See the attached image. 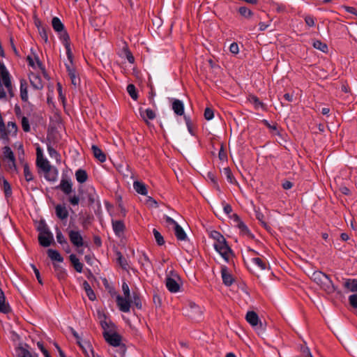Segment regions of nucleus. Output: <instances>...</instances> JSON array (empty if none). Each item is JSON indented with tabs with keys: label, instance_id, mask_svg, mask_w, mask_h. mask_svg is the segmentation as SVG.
<instances>
[{
	"label": "nucleus",
	"instance_id": "1",
	"mask_svg": "<svg viewBox=\"0 0 357 357\" xmlns=\"http://www.w3.org/2000/svg\"><path fill=\"white\" fill-rule=\"evenodd\" d=\"M311 278L328 294H331L337 291V287L334 285L329 276L321 271H314L312 274Z\"/></svg>",
	"mask_w": 357,
	"mask_h": 357
},
{
	"label": "nucleus",
	"instance_id": "2",
	"mask_svg": "<svg viewBox=\"0 0 357 357\" xmlns=\"http://www.w3.org/2000/svg\"><path fill=\"white\" fill-rule=\"evenodd\" d=\"M181 278L178 273L172 268H167L165 284L167 289L172 293H176L180 290Z\"/></svg>",
	"mask_w": 357,
	"mask_h": 357
},
{
	"label": "nucleus",
	"instance_id": "3",
	"mask_svg": "<svg viewBox=\"0 0 357 357\" xmlns=\"http://www.w3.org/2000/svg\"><path fill=\"white\" fill-rule=\"evenodd\" d=\"M0 84L4 85L9 96L13 98L14 96V91L10 76L3 63H0Z\"/></svg>",
	"mask_w": 357,
	"mask_h": 357
},
{
	"label": "nucleus",
	"instance_id": "4",
	"mask_svg": "<svg viewBox=\"0 0 357 357\" xmlns=\"http://www.w3.org/2000/svg\"><path fill=\"white\" fill-rule=\"evenodd\" d=\"M3 160L8 169L12 172H17L16 160L13 151L8 146L2 149Z\"/></svg>",
	"mask_w": 357,
	"mask_h": 357
},
{
	"label": "nucleus",
	"instance_id": "5",
	"mask_svg": "<svg viewBox=\"0 0 357 357\" xmlns=\"http://www.w3.org/2000/svg\"><path fill=\"white\" fill-rule=\"evenodd\" d=\"M17 149L19 160L23 165L24 178L26 181H31L33 179V176L29 169L28 164L24 162V151L23 149V145L22 144H19Z\"/></svg>",
	"mask_w": 357,
	"mask_h": 357
},
{
	"label": "nucleus",
	"instance_id": "6",
	"mask_svg": "<svg viewBox=\"0 0 357 357\" xmlns=\"http://www.w3.org/2000/svg\"><path fill=\"white\" fill-rule=\"evenodd\" d=\"M214 248L215 250L226 260L228 261L231 252V250L227 244L226 240H223L214 243Z\"/></svg>",
	"mask_w": 357,
	"mask_h": 357
},
{
	"label": "nucleus",
	"instance_id": "7",
	"mask_svg": "<svg viewBox=\"0 0 357 357\" xmlns=\"http://www.w3.org/2000/svg\"><path fill=\"white\" fill-rule=\"evenodd\" d=\"M53 241V235L48 229V228L44 227L40 229V234L38 235V241L42 246L48 247L51 245Z\"/></svg>",
	"mask_w": 357,
	"mask_h": 357
},
{
	"label": "nucleus",
	"instance_id": "8",
	"mask_svg": "<svg viewBox=\"0 0 357 357\" xmlns=\"http://www.w3.org/2000/svg\"><path fill=\"white\" fill-rule=\"evenodd\" d=\"M36 165L43 172H48L52 167L49 161L43 157V151L39 146L36 149Z\"/></svg>",
	"mask_w": 357,
	"mask_h": 357
},
{
	"label": "nucleus",
	"instance_id": "9",
	"mask_svg": "<svg viewBox=\"0 0 357 357\" xmlns=\"http://www.w3.org/2000/svg\"><path fill=\"white\" fill-rule=\"evenodd\" d=\"M104 337L105 340L112 347H118L121 344V337L116 333L110 331H104Z\"/></svg>",
	"mask_w": 357,
	"mask_h": 357
},
{
	"label": "nucleus",
	"instance_id": "10",
	"mask_svg": "<svg viewBox=\"0 0 357 357\" xmlns=\"http://www.w3.org/2000/svg\"><path fill=\"white\" fill-rule=\"evenodd\" d=\"M132 297H123L120 295L116 296V303L121 312H128L130 310Z\"/></svg>",
	"mask_w": 357,
	"mask_h": 357
},
{
	"label": "nucleus",
	"instance_id": "11",
	"mask_svg": "<svg viewBox=\"0 0 357 357\" xmlns=\"http://www.w3.org/2000/svg\"><path fill=\"white\" fill-rule=\"evenodd\" d=\"M68 236L70 242L73 245L77 248H80L84 245L83 238L78 231L70 230L68 231Z\"/></svg>",
	"mask_w": 357,
	"mask_h": 357
},
{
	"label": "nucleus",
	"instance_id": "12",
	"mask_svg": "<svg viewBox=\"0 0 357 357\" xmlns=\"http://www.w3.org/2000/svg\"><path fill=\"white\" fill-rule=\"evenodd\" d=\"M29 82L34 89L41 90L44 85L40 76L34 73H30L29 75Z\"/></svg>",
	"mask_w": 357,
	"mask_h": 357
},
{
	"label": "nucleus",
	"instance_id": "13",
	"mask_svg": "<svg viewBox=\"0 0 357 357\" xmlns=\"http://www.w3.org/2000/svg\"><path fill=\"white\" fill-rule=\"evenodd\" d=\"M221 275L222 282L226 286H231L232 284L234 278L227 266H222Z\"/></svg>",
	"mask_w": 357,
	"mask_h": 357
},
{
	"label": "nucleus",
	"instance_id": "14",
	"mask_svg": "<svg viewBox=\"0 0 357 357\" xmlns=\"http://www.w3.org/2000/svg\"><path fill=\"white\" fill-rule=\"evenodd\" d=\"M112 225L115 234L119 237L121 236L126 229L123 222L121 220H112Z\"/></svg>",
	"mask_w": 357,
	"mask_h": 357
},
{
	"label": "nucleus",
	"instance_id": "15",
	"mask_svg": "<svg viewBox=\"0 0 357 357\" xmlns=\"http://www.w3.org/2000/svg\"><path fill=\"white\" fill-rule=\"evenodd\" d=\"M245 319L252 326H257L258 324L261 326V323L259 321L257 314L254 311L248 312L245 316Z\"/></svg>",
	"mask_w": 357,
	"mask_h": 357
},
{
	"label": "nucleus",
	"instance_id": "16",
	"mask_svg": "<svg viewBox=\"0 0 357 357\" xmlns=\"http://www.w3.org/2000/svg\"><path fill=\"white\" fill-rule=\"evenodd\" d=\"M55 213L57 218L61 220H66L68 217V211L64 205H56L55 206Z\"/></svg>",
	"mask_w": 357,
	"mask_h": 357
},
{
	"label": "nucleus",
	"instance_id": "17",
	"mask_svg": "<svg viewBox=\"0 0 357 357\" xmlns=\"http://www.w3.org/2000/svg\"><path fill=\"white\" fill-rule=\"evenodd\" d=\"M20 98L23 102H27L29 100L28 96V84L25 79L20 80Z\"/></svg>",
	"mask_w": 357,
	"mask_h": 357
},
{
	"label": "nucleus",
	"instance_id": "18",
	"mask_svg": "<svg viewBox=\"0 0 357 357\" xmlns=\"http://www.w3.org/2000/svg\"><path fill=\"white\" fill-rule=\"evenodd\" d=\"M11 311L8 303L6 302V297L3 291L0 288V312L6 314Z\"/></svg>",
	"mask_w": 357,
	"mask_h": 357
},
{
	"label": "nucleus",
	"instance_id": "19",
	"mask_svg": "<svg viewBox=\"0 0 357 357\" xmlns=\"http://www.w3.org/2000/svg\"><path fill=\"white\" fill-rule=\"evenodd\" d=\"M172 108L174 113L178 116H182L184 114V105L180 100L174 99L172 102Z\"/></svg>",
	"mask_w": 357,
	"mask_h": 357
},
{
	"label": "nucleus",
	"instance_id": "20",
	"mask_svg": "<svg viewBox=\"0 0 357 357\" xmlns=\"http://www.w3.org/2000/svg\"><path fill=\"white\" fill-rule=\"evenodd\" d=\"M59 188L66 195H70L72 192V183L65 178H62Z\"/></svg>",
	"mask_w": 357,
	"mask_h": 357
},
{
	"label": "nucleus",
	"instance_id": "21",
	"mask_svg": "<svg viewBox=\"0 0 357 357\" xmlns=\"http://www.w3.org/2000/svg\"><path fill=\"white\" fill-rule=\"evenodd\" d=\"M66 66L72 84H73L75 86H77L79 84V78L77 76L75 70L71 68L69 64H66Z\"/></svg>",
	"mask_w": 357,
	"mask_h": 357
},
{
	"label": "nucleus",
	"instance_id": "22",
	"mask_svg": "<svg viewBox=\"0 0 357 357\" xmlns=\"http://www.w3.org/2000/svg\"><path fill=\"white\" fill-rule=\"evenodd\" d=\"M139 113L142 118L147 122L148 120H153L155 118V113L151 109H139Z\"/></svg>",
	"mask_w": 357,
	"mask_h": 357
},
{
	"label": "nucleus",
	"instance_id": "23",
	"mask_svg": "<svg viewBox=\"0 0 357 357\" xmlns=\"http://www.w3.org/2000/svg\"><path fill=\"white\" fill-rule=\"evenodd\" d=\"M91 150L93 151L94 157L96 159H98L100 162H103L106 160L105 154L96 145H92Z\"/></svg>",
	"mask_w": 357,
	"mask_h": 357
},
{
	"label": "nucleus",
	"instance_id": "24",
	"mask_svg": "<svg viewBox=\"0 0 357 357\" xmlns=\"http://www.w3.org/2000/svg\"><path fill=\"white\" fill-rule=\"evenodd\" d=\"M56 275L60 281L65 280L67 277L66 270L58 264H54Z\"/></svg>",
	"mask_w": 357,
	"mask_h": 357
},
{
	"label": "nucleus",
	"instance_id": "25",
	"mask_svg": "<svg viewBox=\"0 0 357 357\" xmlns=\"http://www.w3.org/2000/svg\"><path fill=\"white\" fill-rule=\"evenodd\" d=\"M77 343L79 345V347L82 348L83 351L85 353L86 355L89 356L90 354H93L92 347L88 341L82 340V341H78Z\"/></svg>",
	"mask_w": 357,
	"mask_h": 357
},
{
	"label": "nucleus",
	"instance_id": "26",
	"mask_svg": "<svg viewBox=\"0 0 357 357\" xmlns=\"http://www.w3.org/2000/svg\"><path fill=\"white\" fill-rule=\"evenodd\" d=\"M70 261L78 273H81L82 271L83 264L79 261L75 255L72 254L70 255Z\"/></svg>",
	"mask_w": 357,
	"mask_h": 357
},
{
	"label": "nucleus",
	"instance_id": "27",
	"mask_svg": "<svg viewBox=\"0 0 357 357\" xmlns=\"http://www.w3.org/2000/svg\"><path fill=\"white\" fill-rule=\"evenodd\" d=\"M133 188L140 195H146L148 192L146 185L142 182L135 181L133 183Z\"/></svg>",
	"mask_w": 357,
	"mask_h": 357
},
{
	"label": "nucleus",
	"instance_id": "28",
	"mask_svg": "<svg viewBox=\"0 0 357 357\" xmlns=\"http://www.w3.org/2000/svg\"><path fill=\"white\" fill-rule=\"evenodd\" d=\"M52 25L54 30L60 33L64 30V25L57 17H54L52 20Z\"/></svg>",
	"mask_w": 357,
	"mask_h": 357
},
{
	"label": "nucleus",
	"instance_id": "29",
	"mask_svg": "<svg viewBox=\"0 0 357 357\" xmlns=\"http://www.w3.org/2000/svg\"><path fill=\"white\" fill-rule=\"evenodd\" d=\"M344 287L349 289L350 291H357V280L356 279H347L344 283Z\"/></svg>",
	"mask_w": 357,
	"mask_h": 357
},
{
	"label": "nucleus",
	"instance_id": "30",
	"mask_svg": "<svg viewBox=\"0 0 357 357\" xmlns=\"http://www.w3.org/2000/svg\"><path fill=\"white\" fill-rule=\"evenodd\" d=\"M75 177L79 183H83L86 182L88 179V175L85 170L79 169L75 172Z\"/></svg>",
	"mask_w": 357,
	"mask_h": 357
},
{
	"label": "nucleus",
	"instance_id": "31",
	"mask_svg": "<svg viewBox=\"0 0 357 357\" xmlns=\"http://www.w3.org/2000/svg\"><path fill=\"white\" fill-rule=\"evenodd\" d=\"M47 255L48 257L52 260V261H56L59 262H62L63 261V257L60 255V253L54 250L49 249L47 250Z\"/></svg>",
	"mask_w": 357,
	"mask_h": 357
},
{
	"label": "nucleus",
	"instance_id": "32",
	"mask_svg": "<svg viewBox=\"0 0 357 357\" xmlns=\"http://www.w3.org/2000/svg\"><path fill=\"white\" fill-rule=\"evenodd\" d=\"M189 306L190 308V312L189 316H190L192 318L195 319V318H196L197 315H198V316L201 315L202 310L195 303L190 302L189 303Z\"/></svg>",
	"mask_w": 357,
	"mask_h": 357
},
{
	"label": "nucleus",
	"instance_id": "33",
	"mask_svg": "<svg viewBox=\"0 0 357 357\" xmlns=\"http://www.w3.org/2000/svg\"><path fill=\"white\" fill-rule=\"evenodd\" d=\"M82 286L89 300L94 301L96 297L89 282L87 281H84Z\"/></svg>",
	"mask_w": 357,
	"mask_h": 357
},
{
	"label": "nucleus",
	"instance_id": "34",
	"mask_svg": "<svg viewBox=\"0 0 357 357\" xmlns=\"http://www.w3.org/2000/svg\"><path fill=\"white\" fill-rule=\"evenodd\" d=\"M174 234L179 241H183L186 238L185 232L178 224L174 227Z\"/></svg>",
	"mask_w": 357,
	"mask_h": 357
},
{
	"label": "nucleus",
	"instance_id": "35",
	"mask_svg": "<svg viewBox=\"0 0 357 357\" xmlns=\"http://www.w3.org/2000/svg\"><path fill=\"white\" fill-rule=\"evenodd\" d=\"M248 100L250 103L255 105L256 109L261 107L263 109H265V105L262 102H261L257 96L254 95H250L248 97Z\"/></svg>",
	"mask_w": 357,
	"mask_h": 357
},
{
	"label": "nucleus",
	"instance_id": "36",
	"mask_svg": "<svg viewBox=\"0 0 357 357\" xmlns=\"http://www.w3.org/2000/svg\"><path fill=\"white\" fill-rule=\"evenodd\" d=\"M45 177L50 181H55L57 178L58 171L56 169H50L48 172H44Z\"/></svg>",
	"mask_w": 357,
	"mask_h": 357
},
{
	"label": "nucleus",
	"instance_id": "37",
	"mask_svg": "<svg viewBox=\"0 0 357 357\" xmlns=\"http://www.w3.org/2000/svg\"><path fill=\"white\" fill-rule=\"evenodd\" d=\"M312 46L323 52H326L328 51V46L326 43L321 42L319 40H314L312 42Z\"/></svg>",
	"mask_w": 357,
	"mask_h": 357
},
{
	"label": "nucleus",
	"instance_id": "38",
	"mask_svg": "<svg viewBox=\"0 0 357 357\" xmlns=\"http://www.w3.org/2000/svg\"><path fill=\"white\" fill-rule=\"evenodd\" d=\"M56 240L59 243L63 245V247L65 248V247H67L69 248V245L65 238L64 236L62 234L61 231L57 228L56 231Z\"/></svg>",
	"mask_w": 357,
	"mask_h": 357
},
{
	"label": "nucleus",
	"instance_id": "39",
	"mask_svg": "<svg viewBox=\"0 0 357 357\" xmlns=\"http://www.w3.org/2000/svg\"><path fill=\"white\" fill-rule=\"evenodd\" d=\"M17 357H32L31 354L24 347H18L16 349Z\"/></svg>",
	"mask_w": 357,
	"mask_h": 357
},
{
	"label": "nucleus",
	"instance_id": "40",
	"mask_svg": "<svg viewBox=\"0 0 357 357\" xmlns=\"http://www.w3.org/2000/svg\"><path fill=\"white\" fill-rule=\"evenodd\" d=\"M252 261L253 264L257 266L261 270H265L266 268V261L259 257L252 258Z\"/></svg>",
	"mask_w": 357,
	"mask_h": 357
},
{
	"label": "nucleus",
	"instance_id": "41",
	"mask_svg": "<svg viewBox=\"0 0 357 357\" xmlns=\"http://www.w3.org/2000/svg\"><path fill=\"white\" fill-rule=\"evenodd\" d=\"M223 174L226 176L227 181L230 183H234L236 182L233 174L229 167H225L223 169Z\"/></svg>",
	"mask_w": 357,
	"mask_h": 357
},
{
	"label": "nucleus",
	"instance_id": "42",
	"mask_svg": "<svg viewBox=\"0 0 357 357\" xmlns=\"http://www.w3.org/2000/svg\"><path fill=\"white\" fill-rule=\"evenodd\" d=\"M47 151L50 157L55 158L57 162L60 161V154L50 144L47 145Z\"/></svg>",
	"mask_w": 357,
	"mask_h": 357
},
{
	"label": "nucleus",
	"instance_id": "43",
	"mask_svg": "<svg viewBox=\"0 0 357 357\" xmlns=\"http://www.w3.org/2000/svg\"><path fill=\"white\" fill-rule=\"evenodd\" d=\"M116 348L115 350V357H124L126 351V347L123 344H120V346L114 347Z\"/></svg>",
	"mask_w": 357,
	"mask_h": 357
},
{
	"label": "nucleus",
	"instance_id": "44",
	"mask_svg": "<svg viewBox=\"0 0 357 357\" xmlns=\"http://www.w3.org/2000/svg\"><path fill=\"white\" fill-rule=\"evenodd\" d=\"M238 12L245 18H250L253 15V13L249 8L245 6L240 7Z\"/></svg>",
	"mask_w": 357,
	"mask_h": 357
},
{
	"label": "nucleus",
	"instance_id": "45",
	"mask_svg": "<svg viewBox=\"0 0 357 357\" xmlns=\"http://www.w3.org/2000/svg\"><path fill=\"white\" fill-rule=\"evenodd\" d=\"M237 226H238V229H240L241 233L242 234L246 235L248 236H251V233H250L249 229L242 221H239L237 223Z\"/></svg>",
	"mask_w": 357,
	"mask_h": 357
},
{
	"label": "nucleus",
	"instance_id": "46",
	"mask_svg": "<svg viewBox=\"0 0 357 357\" xmlns=\"http://www.w3.org/2000/svg\"><path fill=\"white\" fill-rule=\"evenodd\" d=\"M127 91L133 100H136L137 99L138 96L134 84H128L127 86Z\"/></svg>",
	"mask_w": 357,
	"mask_h": 357
},
{
	"label": "nucleus",
	"instance_id": "47",
	"mask_svg": "<svg viewBox=\"0 0 357 357\" xmlns=\"http://www.w3.org/2000/svg\"><path fill=\"white\" fill-rule=\"evenodd\" d=\"M153 233L157 243L159 245H163L165 243V241L161 234L156 229H153Z\"/></svg>",
	"mask_w": 357,
	"mask_h": 357
},
{
	"label": "nucleus",
	"instance_id": "48",
	"mask_svg": "<svg viewBox=\"0 0 357 357\" xmlns=\"http://www.w3.org/2000/svg\"><path fill=\"white\" fill-rule=\"evenodd\" d=\"M117 261L121 267L123 269H127L128 263L127 260L123 257V255L120 252H117Z\"/></svg>",
	"mask_w": 357,
	"mask_h": 357
},
{
	"label": "nucleus",
	"instance_id": "49",
	"mask_svg": "<svg viewBox=\"0 0 357 357\" xmlns=\"http://www.w3.org/2000/svg\"><path fill=\"white\" fill-rule=\"evenodd\" d=\"M21 124H22V128L24 132H28L30 131L31 128H30L29 120L26 117L23 116L22 118Z\"/></svg>",
	"mask_w": 357,
	"mask_h": 357
},
{
	"label": "nucleus",
	"instance_id": "50",
	"mask_svg": "<svg viewBox=\"0 0 357 357\" xmlns=\"http://www.w3.org/2000/svg\"><path fill=\"white\" fill-rule=\"evenodd\" d=\"M210 237L212 238L215 242L220 241V240H223L225 238L219 231H211L210 234Z\"/></svg>",
	"mask_w": 357,
	"mask_h": 357
},
{
	"label": "nucleus",
	"instance_id": "51",
	"mask_svg": "<svg viewBox=\"0 0 357 357\" xmlns=\"http://www.w3.org/2000/svg\"><path fill=\"white\" fill-rule=\"evenodd\" d=\"M3 190L6 197H9L12 193L10 185L6 180L3 181Z\"/></svg>",
	"mask_w": 357,
	"mask_h": 357
},
{
	"label": "nucleus",
	"instance_id": "52",
	"mask_svg": "<svg viewBox=\"0 0 357 357\" xmlns=\"http://www.w3.org/2000/svg\"><path fill=\"white\" fill-rule=\"evenodd\" d=\"M70 204L73 206H77L79 203V197L77 195H70L68 197Z\"/></svg>",
	"mask_w": 357,
	"mask_h": 357
},
{
	"label": "nucleus",
	"instance_id": "53",
	"mask_svg": "<svg viewBox=\"0 0 357 357\" xmlns=\"http://www.w3.org/2000/svg\"><path fill=\"white\" fill-rule=\"evenodd\" d=\"M204 116L206 120H208V121L211 120L214 116V113H213V109L209 107H206L205 109Z\"/></svg>",
	"mask_w": 357,
	"mask_h": 357
},
{
	"label": "nucleus",
	"instance_id": "54",
	"mask_svg": "<svg viewBox=\"0 0 357 357\" xmlns=\"http://www.w3.org/2000/svg\"><path fill=\"white\" fill-rule=\"evenodd\" d=\"M60 33H61L60 38L63 41V45H65V44H70V42H69L70 37H69L68 33L64 30Z\"/></svg>",
	"mask_w": 357,
	"mask_h": 357
},
{
	"label": "nucleus",
	"instance_id": "55",
	"mask_svg": "<svg viewBox=\"0 0 357 357\" xmlns=\"http://www.w3.org/2000/svg\"><path fill=\"white\" fill-rule=\"evenodd\" d=\"M132 303H134V305L139 309H140L142 307V303H141V301H140V298L139 297V296L135 294V293H133L132 294Z\"/></svg>",
	"mask_w": 357,
	"mask_h": 357
},
{
	"label": "nucleus",
	"instance_id": "56",
	"mask_svg": "<svg viewBox=\"0 0 357 357\" xmlns=\"http://www.w3.org/2000/svg\"><path fill=\"white\" fill-rule=\"evenodd\" d=\"M39 34L41 38L45 42H48L47 33L44 27H38Z\"/></svg>",
	"mask_w": 357,
	"mask_h": 357
},
{
	"label": "nucleus",
	"instance_id": "57",
	"mask_svg": "<svg viewBox=\"0 0 357 357\" xmlns=\"http://www.w3.org/2000/svg\"><path fill=\"white\" fill-rule=\"evenodd\" d=\"M349 302L353 307L357 308V294L349 296Z\"/></svg>",
	"mask_w": 357,
	"mask_h": 357
},
{
	"label": "nucleus",
	"instance_id": "58",
	"mask_svg": "<svg viewBox=\"0 0 357 357\" xmlns=\"http://www.w3.org/2000/svg\"><path fill=\"white\" fill-rule=\"evenodd\" d=\"M126 57L129 63H133L135 61L134 56H132V53L130 50H128L127 48L123 49Z\"/></svg>",
	"mask_w": 357,
	"mask_h": 357
},
{
	"label": "nucleus",
	"instance_id": "59",
	"mask_svg": "<svg viewBox=\"0 0 357 357\" xmlns=\"http://www.w3.org/2000/svg\"><path fill=\"white\" fill-rule=\"evenodd\" d=\"M122 291L123 292L124 296L131 297L128 284L126 282H123L122 284Z\"/></svg>",
	"mask_w": 357,
	"mask_h": 357
},
{
	"label": "nucleus",
	"instance_id": "60",
	"mask_svg": "<svg viewBox=\"0 0 357 357\" xmlns=\"http://www.w3.org/2000/svg\"><path fill=\"white\" fill-rule=\"evenodd\" d=\"M65 48H66V54H67V57H68V59L69 60L70 63H72L73 62V53H72V51H71V49H70V44H65Z\"/></svg>",
	"mask_w": 357,
	"mask_h": 357
},
{
	"label": "nucleus",
	"instance_id": "61",
	"mask_svg": "<svg viewBox=\"0 0 357 357\" xmlns=\"http://www.w3.org/2000/svg\"><path fill=\"white\" fill-rule=\"evenodd\" d=\"M305 22L306 24L309 26H314L315 24L314 18L310 15H306L305 17Z\"/></svg>",
	"mask_w": 357,
	"mask_h": 357
},
{
	"label": "nucleus",
	"instance_id": "62",
	"mask_svg": "<svg viewBox=\"0 0 357 357\" xmlns=\"http://www.w3.org/2000/svg\"><path fill=\"white\" fill-rule=\"evenodd\" d=\"M229 51L234 54H237L239 52L238 44L236 43H231L229 46Z\"/></svg>",
	"mask_w": 357,
	"mask_h": 357
},
{
	"label": "nucleus",
	"instance_id": "63",
	"mask_svg": "<svg viewBox=\"0 0 357 357\" xmlns=\"http://www.w3.org/2000/svg\"><path fill=\"white\" fill-rule=\"evenodd\" d=\"M5 89L6 88H5L4 85H1L0 84V100H7V95H6V91Z\"/></svg>",
	"mask_w": 357,
	"mask_h": 357
},
{
	"label": "nucleus",
	"instance_id": "64",
	"mask_svg": "<svg viewBox=\"0 0 357 357\" xmlns=\"http://www.w3.org/2000/svg\"><path fill=\"white\" fill-rule=\"evenodd\" d=\"M91 192H89V201L93 204L95 202V200H96V193H95V190L93 188H91L90 189Z\"/></svg>",
	"mask_w": 357,
	"mask_h": 357
}]
</instances>
